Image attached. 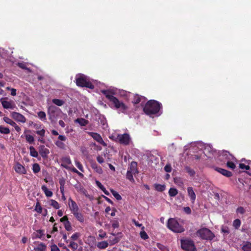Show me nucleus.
I'll return each instance as SVG.
<instances>
[{"label": "nucleus", "mask_w": 251, "mask_h": 251, "mask_svg": "<svg viewBox=\"0 0 251 251\" xmlns=\"http://www.w3.org/2000/svg\"><path fill=\"white\" fill-rule=\"evenodd\" d=\"M76 219L81 223H83L84 221V217L83 215L78 211H76L74 213H73Z\"/></svg>", "instance_id": "24"}, {"label": "nucleus", "mask_w": 251, "mask_h": 251, "mask_svg": "<svg viewBox=\"0 0 251 251\" xmlns=\"http://www.w3.org/2000/svg\"><path fill=\"white\" fill-rule=\"evenodd\" d=\"M117 141L121 144L125 146L129 145L131 139L129 134L124 133L118 134L117 137Z\"/></svg>", "instance_id": "8"}, {"label": "nucleus", "mask_w": 251, "mask_h": 251, "mask_svg": "<svg viewBox=\"0 0 251 251\" xmlns=\"http://www.w3.org/2000/svg\"><path fill=\"white\" fill-rule=\"evenodd\" d=\"M155 189L158 192H163L165 190L166 186L165 185L155 183L154 184Z\"/></svg>", "instance_id": "30"}, {"label": "nucleus", "mask_w": 251, "mask_h": 251, "mask_svg": "<svg viewBox=\"0 0 251 251\" xmlns=\"http://www.w3.org/2000/svg\"><path fill=\"white\" fill-rule=\"evenodd\" d=\"M97 160L100 164H101L103 162H104V159L102 157H101V156H100V155L97 156Z\"/></svg>", "instance_id": "63"}, {"label": "nucleus", "mask_w": 251, "mask_h": 251, "mask_svg": "<svg viewBox=\"0 0 251 251\" xmlns=\"http://www.w3.org/2000/svg\"><path fill=\"white\" fill-rule=\"evenodd\" d=\"M76 84L78 86L85 87L91 89L94 88V85L90 82L84 75H80L76 77Z\"/></svg>", "instance_id": "4"}, {"label": "nucleus", "mask_w": 251, "mask_h": 251, "mask_svg": "<svg viewBox=\"0 0 251 251\" xmlns=\"http://www.w3.org/2000/svg\"><path fill=\"white\" fill-rule=\"evenodd\" d=\"M0 132L1 134H7L10 133V130L7 127H5L2 126H0Z\"/></svg>", "instance_id": "40"}, {"label": "nucleus", "mask_w": 251, "mask_h": 251, "mask_svg": "<svg viewBox=\"0 0 251 251\" xmlns=\"http://www.w3.org/2000/svg\"><path fill=\"white\" fill-rule=\"evenodd\" d=\"M196 235L202 240L211 241L215 237L214 234L208 228L206 227L201 228L196 233Z\"/></svg>", "instance_id": "3"}, {"label": "nucleus", "mask_w": 251, "mask_h": 251, "mask_svg": "<svg viewBox=\"0 0 251 251\" xmlns=\"http://www.w3.org/2000/svg\"><path fill=\"white\" fill-rule=\"evenodd\" d=\"M40 167L38 163H34L33 165L32 170L34 174H37L40 171Z\"/></svg>", "instance_id": "39"}, {"label": "nucleus", "mask_w": 251, "mask_h": 251, "mask_svg": "<svg viewBox=\"0 0 251 251\" xmlns=\"http://www.w3.org/2000/svg\"><path fill=\"white\" fill-rule=\"evenodd\" d=\"M14 170L17 173L20 174H25L26 173L25 168L19 163H17L15 165Z\"/></svg>", "instance_id": "18"}, {"label": "nucleus", "mask_w": 251, "mask_h": 251, "mask_svg": "<svg viewBox=\"0 0 251 251\" xmlns=\"http://www.w3.org/2000/svg\"><path fill=\"white\" fill-rule=\"evenodd\" d=\"M25 139L26 141L29 144H33L34 142V138L33 136L30 135H26Z\"/></svg>", "instance_id": "46"}, {"label": "nucleus", "mask_w": 251, "mask_h": 251, "mask_svg": "<svg viewBox=\"0 0 251 251\" xmlns=\"http://www.w3.org/2000/svg\"><path fill=\"white\" fill-rule=\"evenodd\" d=\"M134 174L131 173V172L127 171L126 173V177L127 179L130 181L132 182H134L135 181L133 175Z\"/></svg>", "instance_id": "44"}, {"label": "nucleus", "mask_w": 251, "mask_h": 251, "mask_svg": "<svg viewBox=\"0 0 251 251\" xmlns=\"http://www.w3.org/2000/svg\"><path fill=\"white\" fill-rule=\"evenodd\" d=\"M46 196L48 197H50L52 196V192L49 190L46 185H43L41 187Z\"/></svg>", "instance_id": "27"}, {"label": "nucleus", "mask_w": 251, "mask_h": 251, "mask_svg": "<svg viewBox=\"0 0 251 251\" xmlns=\"http://www.w3.org/2000/svg\"><path fill=\"white\" fill-rule=\"evenodd\" d=\"M35 210L38 213H41L42 212L43 209L39 202H37Z\"/></svg>", "instance_id": "49"}, {"label": "nucleus", "mask_w": 251, "mask_h": 251, "mask_svg": "<svg viewBox=\"0 0 251 251\" xmlns=\"http://www.w3.org/2000/svg\"><path fill=\"white\" fill-rule=\"evenodd\" d=\"M11 116L13 119L17 122H20L22 123H25L26 121L25 118L19 113L13 112L11 113Z\"/></svg>", "instance_id": "11"}, {"label": "nucleus", "mask_w": 251, "mask_h": 251, "mask_svg": "<svg viewBox=\"0 0 251 251\" xmlns=\"http://www.w3.org/2000/svg\"><path fill=\"white\" fill-rule=\"evenodd\" d=\"M88 134L91 136L94 139L97 141L98 143H100L101 145H105V143L101 138V136L95 132H88Z\"/></svg>", "instance_id": "13"}, {"label": "nucleus", "mask_w": 251, "mask_h": 251, "mask_svg": "<svg viewBox=\"0 0 251 251\" xmlns=\"http://www.w3.org/2000/svg\"><path fill=\"white\" fill-rule=\"evenodd\" d=\"M242 249L244 251H251V243L246 242L243 244Z\"/></svg>", "instance_id": "31"}, {"label": "nucleus", "mask_w": 251, "mask_h": 251, "mask_svg": "<svg viewBox=\"0 0 251 251\" xmlns=\"http://www.w3.org/2000/svg\"><path fill=\"white\" fill-rule=\"evenodd\" d=\"M55 144L60 149H64L65 147V144L60 141H56Z\"/></svg>", "instance_id": "52"}, {"label": "nucleus", "mask_w": 251, "mask_h": 251, "mask_svg": "<svg viewBox=\"0 0 251 251\" xmlns=\"http://www.w3.org/2000/svg\"><path fill=\"white\" fill-rule=\"evenodd\" d=\"M50 205L53 206L56 209H58L59 208V203L54 200H50Z\"/></svg>", "instance_id": "48"}, {"label": "nucleus", "mask_w": 251, "mask_h": 251, "mask_svg": "<svg viewBox=\"0 0 251 251\" xmlns=\"http://www.w3.org/2000/svg\"><path fill=\"white\" fill-rule=\"evenodd\" d=\"M3 120L7 124H8L10 125L11 126H15L14 124L16 123L14 121H13L12 120H11L10 119H9L8 117H4L3 118Z\"/></svg>", "instance_id": "50"}, {"label": "nucleus", "mask_w": 251, "mask_h": 251, "mask_svg": "<svg viewBox=\"0 0 251 251\" xmlns=\"http://www.w3.org/2000/svg\"><path fill=\"white\" fill-rule=\"evenodd\" d=\"M234 156L231 154L228 151H223L220 153L219 155V159L223 162L231 160L233 159Z\"/></svg>", "instance_id": "9"}, {"label": "nucleus", "mask_w": 251, "mask_h": 251, "mask_svg": "<svg viewBox=\"0 0 251 251\" xmlns=\"http://www.w3.org/2000/svg\"><path fill=\"white\" fill-rule=\"evenodd\" d=\"M69 201L70 203H69V206L71 210L72 213H74L78 211V207L76 202L72 200L71 198L69 199Z\"/></svg>", "instance_id": "19"}, {"label": "nucleus", "mask_w": 251, "mask_h": 251, "mask_svg": "<svg viewBox=\"0 0 251 251\" xmlns=\"http://www.w3.org/2000/svg\"><path fill=\"white\" fill-rule=\"evenodd\" d=\"M117 237H115L114 238H113L112 240H110V244L111 245H114L115 244H116L119 241L121 240V238H122L123 234L122 232H118L117 234Z\"/></svg>", "instance_id": "22"}, {"label": "nucleus", "mask_w": 251, "mask_h": 251, "mask_svg": "<svg viewBox=\"0 0 251 251\" xmlns=\"http://www.w3.org/2000/svg\"><path fill=\"white\" fill-rule=\"evenodd\" d=\"M17 66L20 68L28 71L29 72H31V70L29 68L26 67L25 64L24 62L18 63Z\"/></svg>", "instance_id": "41"}, {"label": "nucleus", "mask_w": 251, "mask_h": 251, "mask_svg": "<svg viewBox=\"0 0 251 251\" xmlns=\"http://www.w3.org/2000/svg\"><path fill=\"white\" fill-rule=\"evenodd\" d=\"M222 231L225 234H228L229 233V230L227 226H223L222 227Z\"/></svg>", "instance_id": "54"}, {"label": "nucleus", "mask_w": 251, "mask_h": 251, "mask_svg": "<svg viewBox=\"0 0 251 251\" xmlns=\"http://www.w3.org/2000/svg\"><path fill=\"white\" fill-rule=\"evenodd\" d=\"M185 169L191 176H195V171L194 170L192 169L190 167H189L188 166H186L185 168Z\"/></svg>", "instance_id": "43"}, {"label": "nucleus", "mask_w": 251, "mask_h": 251, "mask_svg": "<svg viewBox=\"0 0 251 251\" xmlns=\"http://www.w3.org/2000/svg\"><path fill=\"white\" fill-rule=\"evenodd\" d=\"M75 122L79 124L81 126H85L88 124V121L83 118H77Z\"/></svg>", "instance_id": "26"}, {"label": "nucleus", "mask_w": 251, "mask_h": 251, "mask_svg": "<svg viewBox=\"0 0 251 251\" xmlns=\"http://www.w3.org/2000/svg\"><path fill=\"white\" fill-rule=\"evenodd\" d=\"M187 192H188V196H189L192 202L194 203V202L196 200V196L195 193L194 191L193 188L192 187H188Z\"/></svg>", "instance_id": "20"}, {"label": "nucleus", "mask_w": 251, "mask_h": 251, "mask_svg": "<svg viewBox=\"0 0 251 251\" xmlns=\"http://www.w3.org/2000/svg\"><path fill=\"white\" fill-rule=\"evenodd\" d=\"M64 226L65 228V229L67 231H71L72 229L71 223L68 220H67V221L64 222Z\"/></svg>", "instance_id": "47"}, {"label": "nucleus", "mask_w": 251, "mask_h": 251, "mask_svg": "<svg viewBox=\"0 0 251 251\" xmlns=\"http://www.w3.org/2000/svg\"><path fill=\"white\" fill-rule=\"evenodd\" d=\"M46 249V246L45 244L44 243H41L37 247L34 248V250L35 251H45Z\"/></svg>", "instance_id": "32"}, {"label": "nucleus", "mask_w": 251, "mask_h": 251, "mask_svg": "<svg viewBox=\"0 0 251 251\" xmlns=\"http://www.w3.org/2000/svg\"><path fill=\"white\" fill-rule=\"evenodd\" d=\"M164 170L167 173H170L172 171V167L170 164H167L164 167Z\"/></svg>", "instance_id": "56"}, {"label": "nucleus", "mask_w": 251, "mask_h": 251, "mask_svg": "<svg viewBox=\"0 0 251 251\" xmlns=\"http://www.w3.org/2000/svg\"><path fill=\"white\" fill-rule=\"evenodd\" d=\"M75 163L76 166L78 168V169L79 170H80L81 171L83 172V166H82V165L81 164V163L78 161H76L75 162Z\"/></svg>", "instance_id": "55"}, {"label": "nucleus", "mask_w": 251, "mask_h": 251, "mask_svg": "<svg viewBox=\"0 0 251 251\" xmlns=\"http://www.w3.org/2000/svg\"><path fill=\"white\" fill-rule=\"evenodd\" d=\"M214 170L217 172L227 177H230L232 176V173L231 172L221 168L215 167Z\"/></svg>", "instance_id": "14"}, {"label": "nucleus", "mask_w": 251, "mask_h": 251, "mask_svg": "<svg viewBox=\"0 0 251 251\" xmlns=\"http://www.w3.org/2000/svg\"><path fill=\"white\" fill-rule=\"evenodd\" d=\"M60 109L54 105H50L48 109V114L49 116V119L53 122L55 121L60 113Z\"/></svg>", "instance_id": "7"}, {"label": "nucleus", "mask_w": 251, "mask_h": 251, "mask_svg": "<svg viewBox=\"0 0 251 251\" xmlns=\"http://www.w3.org/2000/svg\"><path fill=\"white\" fill-rule=\"evenodd\" d=\"M52 101L54 104H55L58 106H61L63 105L65 103L64 100H60V99H53L52 100Z\"/></svg>", "instance_id": "36"}, {"label": "nucleus", "mask_w": 251, "mask_h": 251, "mask_svg": "<svg viewBox=\"0 0 251 251\" xmlns=\"http://www.w3.org/2000/svg\"><path fill=\"white\" fill-rule=\"evenodd\" d=\"M127 171L134 174V175L136 174H138L139 171L137 169V163L135 161H132L130 166L128 168Z\"/></svg>", "instance_id": "17"}, {"label": "nucleus", "mask_w": 251, "mask_h": 251, "mask_svg": "<svg viewBox=\"0 0 251 251\" xmlns=\"http://www.w3.org/2000/svg\"><path fill=\"white\" fill-rule=\"evenodd\" d=\"M62 161L64 164H62V166L64 168H67V165L71 164V160L69 157H64L62 158Z\"/></svg>", "instance_id": "28"}, {"label": "nucleus", "mask_w": 251, "mask_h": 251, "mask_svg": "<svg viewBox=\"0 0 251 251\" xmlns=\"http://www.w3.org/2000/svg\"><path fill=\"white\" fill-rule=\"evenodd\" d=\"M181 247L185 251H197L194 242L191 239L181 240Z\"/></svg>", "instance_id": "6"}, {"label": "nucleus", "mask_w": 251, "mask_h": 251, "mask_svg": "<svg viewBox=\"0 0 251 251\" xmlns=\"http://www.w3.org/2000/svg\"><path fill=\"white\" fill-rule=\"evenodd\" d=\"M101 92L105 95L110 101L114 108L119 111V113H126L128 109L127 106L122 101H120L115 97L113 96L114 93L109 90H102Z\"/></svg>", "instance_id": "1"}, {"label": "nucleus", "mask_w": 251, "mask_h": 251, "mask_svg": "<svg viewBox=\"0 0 251 251\" xmlns=\"http://www.w3.org/2000/svg\"><path fill=\"white\" fill-rule=\"evenodd\" d=\"M245 210L243 207H239L237 209H236V212L238 213L243 214L245 213Z\"/></svg>", "instance_id": "59"}, {"label": "nucleus", "mask_w": 251, "mask_h": 251, "mask_svg": "<svg viewBox=\"0 0 251 251\" xmlns=\"http://www.w3.org/2000/svg\"><path fill=\"white\" fill-rule=\"evenodd\" d=\"M68 246L74 251H76L78 247V244L74 241H71Z\"/></svg>", "instance_id": "45"}, {"label": "nucleus", "mask_w": 251, "mask_h": 251, "mask_svg": "<svg viewBox=\"0 0 251 251\" xmlns=\"http://www.w3.org/2000/svg\"><path fill=\"white\" fill-rule=\"evenodd\" d=\"M226 166L228 168L232 169L235 168V164L233 162H231V160H228L227 161Z\"/></svg>", "instance_id": "51"}, {"label": "nucleus", "mask_w": 251, "mask_h": 251, "mask_svg": "<svg viewBox=\"0 0 251 251\" xmlns=\"http://www.w3.org/2000/svg\"><path fill=\"white\" fill-rule=\"evenodd\" d=\"M207 152L211 153L212 152V148L210 145H207L204 149V153L206 154Z\"/></svg>", "instance_id": "53"}, {"label": "nucleus", "mask_w": 251, "mask_h": 251, "mask_svg": "<svg viewBox=\"0 0 251 251\" xmlns=\"http://www.w3.org/2000/svg\"><path fill=\"white\" fill-rule=\"evenodd\" d=\"M98 123L101 126L103 129H106L108 126L106 120L105 118L103 116L100 117L99 119L98 120Z\"/></svg>", "instance_id": "21"}, {"label": "nucleus", "mask_w": 251, "mask_h": 251, "mask_svg": "<svg viewBox=\"0 0 251 251\" xmlns=\"http://www.w3.org/2000/svg\"><path fill=\"white\" fill-rule=\"evenodd\" d=\"M39 153L43 158H47L50 153L49 149L46 148L44 145L39 147Z\"/></svg>", "instance_id": "15"}, {"label": "nucleus", "mask_w": 251, "mask_h": 251, "mask_svg": "<svg viewBox=\"0 0 251 251\" xmlns=\"http://www.w3.org/2000/svg\"><path fill=\"white\" fill-rule=\"evenodd\" d=\"M108 246V243L107 241H101L98 242L97 244V247L100 249H104Z\"/></svg>", "instance_id": "29"}, {"label": "nucleus", "mask_w": 251, "mask_h": 251, "mask_svg": "<svg viewBox=\"0 0 251 251\" xmlns=\"http://www.w3.org/2000/svg\"><path fill=\"white\" fill-rule=\"evenodd\" d=\"M50 251H60V250L56 245L53 244L50 246Z\"/></svg>", "instance_id": "60"}, {"label": "nucleus", "mask_w": 251, "mask_h": 251, "mask_svg": "<svg viewBox=\"0 0 251 251\" xmlns=\"http://www.w3.org/2000/svg\"><path fill=\"white\" fill-rule=\"evenodd\" d=\"M112 226L114 228H118L119 226V224L117 220L113 221L112 224Z\"/></svg>", "instance_id": "58"}, {"label": "nucleus", "mask_w": 251, "mask_h": 251, "mask_svg": "<svg viewBox=\"0 0 251 251\" xmlns=\"http://www.w3.org/2000/svg\"><path fill=\"white\" fill-rule=\"evenodd\" d=\"M79 236L80 234L78 232H75L72 235L71 239L73 240H76Z\"/></svg>", "instance_id": "57"}, {"label": "nucleus", "mask_w": 251, "mask_h": 251, "mask_svg": "<svg viewBox=\"0 0 251 251\" xmlns=\"http://www.w3.org/2000/svg\"><path fill=\"white\" fill-rule=\"evenodd\" d=\"M30 150V155L34 157H37L38 156V153L37 151L35 150V149L33 146H30L29 147Z\"/></svg>", "instance_id": "33"}, {"label": "nucleus", "mask_w": 251, "mask_h": 251, "mask_svg": "<svg viewBox=\"0 0 251 251\" xmlns=\"http://www.w3.org/2000/svg\"><path fill=\"white\" fill-rule=\"evenodd\" d=\"M167 227L175 232L181 233L184 231V228L173 218H170L168 220Z\"/></svg>", "instance_id": "5"}, {"label": "nucleus", "mask_w": 251, "mask_h": 251, "mask_svg": "<svg viewBox=\"0 0 251 251\" xmlns=\"http://www.w3.org/2000/svg\"><path fill=\"white\" fill-rule=\"evenodd\" d=\"M7 98H1L0 101L5 109H14V104L12 101H7Z\"/></svg>", "instance_id": "10"}, {"label": "nucleus", "mask_w": 251, "mask_h": 251, "mask_svg": "<svg viewBox=\"0 0 251 251\" xmlns=\"http://www.w3.org/2000/svg\"><path fill=\"white\" fill-rule=\"evenodd\" d=\"M132 223L138 227H142V224L139 223L138 222L136 221L135 219H132Z\"/></svg>", "instance_id": "64"}, {"label": "nucleus", "mask_w": 251, "mask_h": 251, "mask_svg": "<svg viewBox=\"0 0 251 251\" xmlns=\"http://www.w3.org/2000/svg\"><path fill=\"white\" fill-rule=\"evenodd\" d=\"M241 161L242 162H244V163H241L239 164V168L241 170H249L251 165V161L249 160H246L245 159H242Z\"/></svg>", "instance_id": "16"}, {"label": "nucleus", "mask_w": 251, "mask_h": 251, "mask_svg": "<svg viewBox=\"0 0 251 251\" xmlns=\"http://www.w3.org/2000/svg\"><path fill=\"white\" fill-rule=\"evenodd\" d=\"M38 116L41 120L43 121L46 120V115L45 112L40 111L38 112Z\"/></svg>", "instance_id": "42"}, {"label": "nucleus", "mask_w": 251, "mask_h": 251, "mask_svg": "<svg viewBox=\"0 0 251 251\" xmlns=\"http://www.w3.org/2000/svg\"><path fill=\"white\" fill-rule=\"evenodd\" d=\"M147 99L146 97L136 94L134 96L132 102L134 104H138L141 102V104L143 105L144 103L146 101Z\"/></svg>", "instance_id": "12"}, {"label": "nucleus", "mask_w": 251, "mask_h": 251, "mask_svg": "<svg viewBox=\"0 0 251 251\" xmlns=\"http://www.w3.org/2000/svg\"><path fill=\"white\" fill-rule=\"evenodd\" d=\"M97 186L106 195H109V193L106 190L103 185L98 180L96 181Z\"/></svg>", "instance_id": "25"}, {"label": "nucleus", "mask_w": 251, "mask_h": 251, "mask_svg": "<svg viewBox=\"0 0 251 251\" xmlns=\"http://www.w3.org/2000/svg\"><path fill=\"white\" fill-rule=\"evenodd\" d=\"M183 211L187 214H190L191 213V209L188 207H184L183 208Z\"/></svg>", "instance_id": "61"}, {"label": "nucleus", "mask_w": 251, "mask_h": 251, "mask_svg": "<svg viewBox=\"0 0 251 251\" xmlns=\"http://www.w3.org/2000/svg\"><path fill=\"white\" fill-rule=\"evenodd\" d=\"M91 167L98 174H101L102 173V168L99 166L96 162L92 163Z\"/></svg>", "instance_id": "23"}, {"label": "nucleus", "mask_w": 251, "mask_h": 251, "mask_svg": "<svg viewBox=\"0 0 251 251\" xmlns=\"http://www.w3.org/2000/svg\"><path fill=\"white\" fill-rule=\"evenodd\" d=\"M37 233H34L33 236H35V238L41 239L44 235V231L43 230L39 229L36 230Z\"/></svg>", "instance_id": "34"}, {"label": "nucleus", "mask_w": 251, "mask_h": 251, "mask_svg": "<svg viewBox=\"0 0 251 251\" xmlns=\"http://www.w3.org/2000/svg\"><path fill=\"white\" fill-rule=\"evenodd\" d=\"M145 227H142V231L140 233V236L142 239L144 240H146L149 238V236L147 234V233L145 231Z\"/></svg>", "instance_id": "37"}, {"label": "nucleus", "mask_w": 251, "mask_h": 251, "mask_svg": "<svg viewBox=\"0 0 251 251\" xmlns=\"http://www.w3.org/2000/svg\"><path fill=\"white\" fill-rule=\"evenodd\" d=\"M36 133L42 137H44L45 133V130L44 129H42L41 130L37 131Z\"/></svg>", "instance_id": "62"}, {"label": "nucleus", "mask_w": 251, "mask_h": 251, "mask_svg": "<svg viewBox=\"0 0 251 251\" xmlns=\"http://www.w3.org/2000/svg\"><path fill=\"white\" fill-rule=\"evenodd\" d=\"M169 195L170 197H175L178 194V191L176 188H171L168 192Z\"/></svg>", "instance_id": "35"}, {"label": "nucleus", "mask_w": 251, "mask_h": 251, "mask_svg": "<svg viewBox=\"0 0 251 251\" xmlns=\"http://www.w3.org/2000/svg\"><path fill=\"white\" fill-rule=\"evenodd\" d=\"M161 107V103L158 101L150 100L144 105L143 111L147 115L151 116L158 113Z\"/></svg>", "instance_id": "2"}, {"label": "nucleus", "mask_w": 251, "mask_h": 251, "mask_svg": "<svg viewBox=\"0 0 251 251\" xmlns=\"http://www.w3.org/2000/svg\"><path fill=\"white\" fill-rule=\"evenodd\" d=\"M110 191L113 196L115 198V199L117 200L120 201L122 200L121 196L117 192L114 190L113 189H111Z\"/></svg>", "instance_id": "38"}]
</instances>
